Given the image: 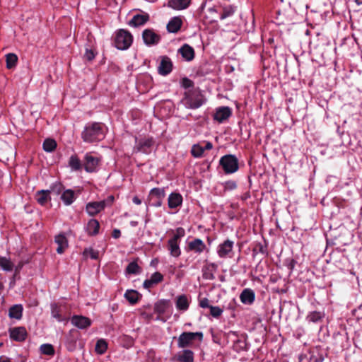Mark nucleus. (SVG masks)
I'll list each match as a JSON object with an SVG mask.
<instances>
[{"label":"nucleus","mask_w":362,"mask_h":362,"mask_svg":"<svg viewBox=\"0 0 362 362\" xmlns=\"http://www.w3.org/2000/svg\"><path fill=\"white\" fill-rule=\"evenodd\" d=\"M203 147H204V151H205V150H210V149H211V148H212V147H213V146H212V144H211V143H210V142H206V144H205V146H203Z\"/></svg>","instance_id":"6e6d98bb"},{"label":"nucleus","mask_w":362,"mask_h":362,"mask_svg":"<svg viewBox=\"0 0 362 362\" xmlns=\"http://www.w3.org/2000/svg\"><path fill=\"white\" fill-rule=\"evenodd\" d=\"M105 206V201L90 202L86 205V211L90 216H95L101 211Z\"/></svg>","instance_id":"f8f14e48"},{"label":"nucleus","mask_w":362,"mask_h":362,"mask_svg":"<svg viewBox=\"0 0 362 362\" xmlns=\"http://www.w3.org/2000/svg\"><path fill=\"white\" fill-rule=\"evenodd\" d=\"M135 204L139 205L141 204V200L138 197H134L132 199Z\"/></svg>","instance_id":"864d4df0"},{"label":"nucleus","mask_w":362,"mask_h":362,"mask_svg":"<svg viewBox=\"0 0 362 362\" xmlns=\"http://www.w3.org/2000/svg\"><path fill=\"white\" fill-rule=\"evenodd\" d=\"M210 313L213 317H218L223 313V310L218 306H211Z\"/></svg>","instance_id":"c03bdc74"},{"label":"nucleus","mask_w":362,"mask_h":362,"mask_svg":"<svg viewBox=\"0 0 362 362\" xmlns=\"http://www.w3.org/2000/svg\"><path fill=\"white\" fill-rule=\"evenodd\" d=\"M143 39L145 44L148 45L157 44L160 40L159 36L149 29H146L143 32Z\"/></svg>","instance_id":"ddd939ff"},{"label":"nucleus","mask_w":362,"mask_h":362,"mask_svg":"<svg viewBox=\"0 0 362 362\" xmlns=\"http://www.w3.org/2000/svg\"><path fill=\"white\" fill-rule=\"evenodd\" d=\"M199 305L204 308H210V307H211V305H209V300L206 298H204L199 300Z\"/></svg>","instance_id":"de8ad7c7"},{"label":"nucleus","mask_w":362,"mask_h":362,"mask_svg":"<svg viewBox=\"0 0 362 362\" xmlns=\"http://www.w3.org/2000/svg\"><path fill=\"white\" fill-rule=\"evenodd\" d=\"M189 247L197 252H202L205 248V245L201 240L196 239L189 243Z\"/></svg>","instance_id":"c85d7f7f"},{"label":"nucleus","mask_w":362,"mask_h":362,"mask_svg":"<svg viewBox=\"0 0 362 362\" xmlns=\"http://www.w3.org/2000/svg\"><path fill=\"white\" fill-rule=\"evenodd\" d=\"M0 267L6 272H11L14 268V264L9 258L0 257Z\"/></svg>","instance_id":"cd10ccee"},{"label":"nucleus","mask_w":362,"mask_h":362,"mask_svg":"<svg viewBox=\"0 0 362 362\" xmlns=\"http://www.w3.org/2000/svg\"><path fill=\"white\" fill-rule=\"evenodd\" d=\"M164 188H153L150 191L149 197L151 198L156 197L158 199H163L165 197Z\"/></svg>","instance_id":"72a5a7b5"},{"label":"nucleus","mask_w":362,"mask_h":362,"mask_svg":"<svg viewBox=\"0 0 362 362\" xmlns=\"http://www.w3.org/2000/svg\"><path fill=\"white\" fill-rule=\"evenodd\" d=\"M162 204V199H158V202L153 204V206L156 207H159Z\"/></svg>","instance_id":"13d9d810"},{"label":"nucleus","mask_w":362,"mask_h":362,"mask_svg":"<svg viewBox=\"0 0 362 362\" xmlns=\"http://www.w3.org/2000/svg\"><path fill=\"white\" fill-rule=\"evenodd\" d=\"M61 199L66 205H70L74 200V192L71 189H66L62 193Z\"/></svg>","instance_id":"c756f323"},{"label":"nucleus","mask_w":362,"mask_h":362,"mask_svg":"<svg viewBox=\"0 0 362 362\" xmlns=\"http://www.w3.org/2000/svg\"><path fill=\"white\" fill-rule=\"evenodd\" d=\"M153 145L152 139H142L138 141L134 146V151L135 152H141L144 153H148L151 152V148Z\"/></svg>","instance_id":"1a4fd4ad"},{"label":"nucleus","mask_w":362,"mask_h":362,"mask_svg":"<svg viewBox=\"0 0 362 362\" xmlns=\"http://www.w3.org/2000/svg\"><path fill=\"white\" fill-rule=\"evenodd\" d=\"M172 68L173 64L171 60L168 57H163L158 66V73L160 75L165 76L172 71Z\"/></svg>","instance_id":"4468645a"},{"label":"nucleus","mask_w":362,"mask_h":362,"mask_svg":"<svg viewBox=\"0 0 362 362\" xmlns=\"http://www.w3.org/2000/svg\"><path fill=\"white\" fill-rule=\"evenodd\" d=\"M112 236L115 238H118L120 236V230L118 229H115L112 233Z\"/></svg>","instance_id":"603ef678"},{"label":"nucleus","mask_w":362,"mask_h":362,"mask_svg":"<svg viewBox=\"0 0 362 362\" xmlns=\"http://www.w3.org/2000/svg\"><path fill=\"white\" fill-rule=\"evenodd\" d=\"M191 0H169L168 6L175 10H182L187 8Z\"/></svg>","instance_id":"f3484780"},{"label":"nucleus","mask_w":362,"mask_h":362,"mask_svg":"<svg viewBox=\"0 0 362 362\" xmlns=\"http://www.w3.org/2000/svg\"><path fill=\"white\" fill-rule=\"evenodd\" d=\"M234 12H235V9L233 7H232V6L225 7L223 8V13L221 15L220 18H221V19H225L227 17L232 16Z\"/></svg>","instance_id":"79ce46f5"},{"label":"nucleus","mask_w":362,"mask_h":362,"mask_svg":"<svg viewBox=\"0 0 362 362\" xmlns=\"http://www.w3.org/2000/svg\"><path fill=\"white\" fill-rule=\"evenodd\" d=\"M355 1H356V3L358 5H361V4H362V1H361V0H356Z\"/></svg>","instance_id":"052dcab7"},{"label":"nucleus","mask_w":362,"mask_h":362,"mask_svg":"<svg viewBox=\"0 0 362 362\" xmlns=\"http://www.w3.org/2000/svg\"><path fill=\"white\" fill-rule=\"evenodd\" d=\"M233 242L227 240L218 245L217 253L221 258L231 257L233 255Z\"/></svg>","instance_id":"6e6552de"},{"label":"nucleus","mask_w":362,"mask_h":362,"mask_svg":"<svg viewBox=\"0 0 362 362\" xmlns=\"http://www.w3.org/2000/svg\"><path fill=\"white\" fill-rule=\"evenodd\" d=\"M40 350L42 354L52 356L54 354V349L52 344H44L40 346Z\"/></svg>","instance_id":"f704fd0d"},{"label":"nucleus","mask_w":362,"mask_h":362,"mask_svg":"<svg viewBox=\"0 0 362 362\" xmlns=\"http://www.w3.org/2000/svg\"><path fill=\"white\" fill-rule=\"evenodd\" d=\"M178 52L186 61H191L194 57V49L187 44L181 47Z\"/></svg>","instance_id":"6ab92c4d"},{"label":"nucleus","mask_w":362,"mask_h":362,"mask_svg":"<svg viewBox=\"0 0 362 362\" xmlns=\"http://www.w3.org/2000/svg\"><path fill=\"white\" fill-rule=\"evenodd\" d=\"M226 187L228 189H233L236 187V184H235V182H234L233 181H229V182H226Z\"/></svg>","instance_id":"3c124183"},{"label":"nucleus","mask_w":362,"mask_h":362,"mask_svg":"<svg viewBox=\"0 0 362 362\" xmlns=\"http://www.w3.org/2000/svg\"><path fill=\"white\" fill-rule=\"evenodd\" d=\"M231 110L228 107H221L216 109L214 118L219 123L223 122L231 115Z\"/></svg>","instance_id":"9d476101"},{"label":"nucleus","mask_w":362,"mask_h":362,"mask_svg":"<svg viewBox=\"0 0 362 362\" xmlns=\"http://www.w3.org/2000/svg\"><path fill=\"white\" fill-rule=\"evenodd\" d=\"M180 362H194L193 352L190 350H184L177 355Z\"/></svg>","instance_id":"a878e982"},{"label":"nucleus","mask_w":362,"mask_h":362,"mask_svg":"<svg viewBox=\"0 0 362 362\" xmlns=\"http://www.w3.org/2000/svg\"><path fill=\"white\" fill-rule=\"evenodd\" d=\"M220 164L226 173H233L238 169L237 158L233 155H226L220 160Z\"/></svg>","instance_id":"20e7f679"},{"label":"nucleus","mask_w":362,"mask_h":362,"mask_svg":"<svg viewBox=\"0 0 362 362\" xmlns=\"http://www.w3.org/2000/svg\"><path fill=\"white\" fill-rule=\"evenodd\" d=\"M99 227L98 221L95 219H91L88 223L86 230L90 235H96L98 233Z\"/></svg>","instance_id":"bb28decb"},{"label":"nucleus","mask_w":362,"mask_h":362,"mask_svg":"<svg viewBox=\"0 0 362 362\" xmlns=\"http://www.w3.org/2000/svg\"><path fill=\"white\" fill-rule=\"evenodd\" d=\"M10 337L18 341H23L26 337V330L23 327H16L10 331Z\"/></svg>","instance_id":"a211bd4d"},{"label":"nucleus","mask_w":362,"mask_h":362,"mask_svg":"<svg viewBox=\"0 0 362 362\" xmlns=\"http://www.w3.org/2000/svg\"><path fill=\"white\" fill-rule=\"evenodd\" d=\"M82 138L86 142H94L104 138V132L101 125L98 123L92 124L85 128L82 133Z\"/></svg>","instance_id":"f257e3e1"},{"label":"nucleus","mask_w":362,"mask_h":362,"mask_svg":"<svg viewBox=\"0 0 362 362\" xmlns=\"http://www.w3.org/2000/svg\"><path fill=\"white\" fill-rule=\"evenodd\" d=\"M61 190V186H55L51 190H40L36 192L35 199L40 205H45L50 200V193L55 192L59 194Z\"/></svg>","instance_id":"423d86ee"},{"label":"nucleus","mask_w":362,"mask_h":362,"mask_svg":"<svg viewBox=\"0 0 362 362\" xmlns=\"http://www.w3.org/2000/svg\"><path fill=\"white\" fill-rule=\"evenodd\" d=\"M156 308H157V309H158V310L159 312H163V310H159V309H158V305H156Z\"/></svg>","instance_id":"e2e57ef3"},{"label":"nucleus","mask_w":362,"mask_h":362,"mask_svg":"<svg viewBox=\"0 0 362 362\" xmlns=\"http://www.w3.org/2000/svg\"><path fill=\"white\" fill-rule=\"evenodd\" d=\"M163 279V275L159 272H155L153 273L150 279L151 280V282L154 283V284H156L159 282H160Z\"/></svg>","instance_id":"a18cd8bd"},{"label":"nucleus","mask_w":362,"mask_h":362,"mask_svg":"<svg viewBox=\"0 0 362 362\" xmlns=\"http://www.w3.org/2000/svg\"><path fill=\"white\" fill-rule=\"evenodd\" d=\"M55 243L58 245L57 252L59 254H62L68 247V241L66 238L62 234H59L55 237Z\"/></svg>","instance_id":"412c9836"},{"label":"nucleus","mask_w":362,"mask_h":362,"mask_svg":"<svg viewBox=\"0 0 362 362\" xmlns=\"http://www.w3.org/2000/svg\"><path fill=\"white\" fill-rule=\"evenodd\" d=\"M182 85L184 88H189L192 86V82L191 80L188 79L187 78H184L182 80Z\"/></svg>","instance_id":"09e8293b"},{"label":"nucleus","mask_w":362,"mask_h":362,"mask_svg":"<svg viewBox=\"0 0 362 362\" xmlns=\"http://www.w3.org/2000/svg\"><path fill=\"white\" fill-rule=\"evenodd\" d=\"M196 337H199V340H202L203 334L202 332H183L178 338L177 345L180 348L189 346Z\"/></svg>","instance_id":"39448f33"},{"label":"nucleus","mask_w":362,"mask_h":362,"mask_svg":"<svg viewBox=\"0 0 362 362\" xmlns=\"http://www.w3.org/2000/svg\"><path fill=\"white\" fill-rule=\"evenodd\" d=\"M57 147V143L54 139H47L43 143V148L47 152L53 151Z\"/></svg>","instance_id":"473e14b6"},{"label":"nucleus","mask_w":362,"mask_h":362,"mask_svg":"<svg viewBox=\"0 0 362 362\" xmlns=\"http://www.w3.org/2000/svg\"><path fill=\"white\" fill-rule=\"evenodd\" d=\"M22 266L23 264L21 263L16 266L15 268L16 272H18L21 270Z\"/></svg>","instance_id":"bf43d9fd"},{"label":"nucleus","mask_w":362,"mask_h":362,"mask_svg":"<svg viewBox=\"0 0 362 362\" xmlns=\"http://www.w3.org/2000/svg\"><path fill=\"white\" fill-rule=\"evenodd\" d=\"M175 305L177 310L185 311L189 308V302L185 295H180L176 298Z\"/></svg>","instance_id":"5701e85b"},{"label":"nucleus","mask_w":362,"mask_h":362,"mask_svg":"<svg viewBox=\"0 0 362 362\" xmlns=\"http://www.w3.org/2000/svg\"><path fill=\"white\" fill-rule=\"evenodd\" d=\"M84 57L86 59L90 61L94 59L95 53L92 49H86Z\"/></svg>","instance_id":"49530a36"},{"label":"nucleus","mask_w":362,"mask_h":362,"mask_svg":"<svg viewBox=\"0 0 362 362\" xmlns=\"http://www.w3.org/2000/svg\"><path fill=\"white\" fill-rule=\"evenodd\" d=\"M18 60V57L14 54H8L6 55V66L8 69H11L15 66Z\"/></svg>","instance_id":"ea45409f"},{"label":"nucleus","mask_w":362,"mask_h":362,"mask_svg":"<svg viewBox=\"0 0 362 362\" xmlns=\"http://www.w3.org/2000/svg\"><path fill=\"white\" fill-rule=\"evenodd\" d=\"M153 285H154V283L151 282V280L150 279H146L144 282V287L146 289H149L150 288H151L153 286Z\"/></svg>","instance_id":"8fccbe9b"},{"label":"nucleus","mask_w":362,"mask_h":362,"mask_svg":"<svg viewBox=\"0 0 362 362\" xmlns=\"http://www.w3.org/2000/svg\"><path fill=\"white\" fill-rule=\"evenodd\" d=\"M182 21L180 17H173L168 23L167 29L170 33H177L181 28Z\"/></svg>","instance_id":"aec40b11"},{"label":"nucleus","mask_w":362,"mask_h":362,"mask_svg":"<svg viewBox=\"0 0 362 362\" xmlns=\"http://www.w3.org/2000/svg\"><path fill=\"white\" fill-rule=\"evenodd\" d=\"M131 225L133 226H135L136 225V222L132 221L131 222Z\"/></svg>","instance_id":"680f3d73"},{"label":"nucleus","mask_w":362,"mask_h":362,"mask_svg":"<svg viewBox=\"0 0 362 362\" xmlns=\"http://www.w3.org/2000/svg\"><path fill=\"white\" fill-rule=\"evenodd\" d=\"M127 273L137 274L141 272V268L139 267L136 262H132L129 264L127 267Z\"/></svg>","instance_id":"e433bc0d"},{"label":"nucleus","mask_w":362,"mask_h":362,"mask_svg":"<svg viewBox=\"0 0 362 362\" xmlns=\"http://www.w3.org/2000/svg\"><path fill=\"white\" fill-rule=\"evenodd\" d=\"M184 235V230L181 228H177V234L175 235H178V238L180 236H182Z\"/></svg>","instance_id":"5fc2aeb1"},{"label":"nucleus","mask_w":362,"mask_h":362,"mask_svg":"<svg viewBox=\"0 0 362 362\" xmlns=\"http://www.w3.org/2000/svg\"><path fill=\"white\" fill-rule=\"evenodd\" d=\"M191 152L193 156L196 158L201 157L204 152V148L200 144H194L192 148Z\"/></svg>","instance_id":"4c0bfd02"},{"label":"nucleus","mask_w":362,"mask_h":362,"mask_svg":"<svg viewBox=\"0 0 362 362\" xmlns=\"http://www.w3.org/2000/svg\"><path fill=\"white\" fill-rule=\"evenodd\" d=\"M133 42V37L132 34L127 30L121 29L119 30L115 37V47L118 49L124 50L128 49Z\"/></svg>","instance_id":"7ed1b4c3"},{"label":"nucleus","mask_w":362,"mask_h":362,"mask_svg":"<svg viewBox=\"0 0 362 362\" xmlns=\"http://www.w3.org/2000/svg\"><path fill=\"white\" fill-rule=\"evenodd\" d=\"M182 103L187 108L196 109L202 105L204 103V98L198 91L189 90L185 93Z\"/></svg>","instance_id":"f03ea898"},{"label":"nucleus","mask_w":362,"mask_h":362,"mask_svg":"<svg viewBox=\"0 0 362 362\" xmlns=\"http://www.w3.org/2000/svg\"><path fill=\"white\" fill-rule=\"evenodd\" d=\"M69 165L73 170H78L81 168V163L76 156H71L69 158Z\"/></svg>","instance_id":"2f4dec72"},{"label":"nucleus","mask_w":362,"mask_h":362,"mask_svg":"<svg viewBox=\"0 0 362 362\" xmlns=\"http://www.w3.org/2000/svg\"><path fill=\"white\" fill-rule=\"evenodd\" d=\"M107 348V344L104 339H100L97 341L95 345V351L99 354H103L105 352Z\"/></svg>","instance_id":"c9c22d12"},{"label":"nucleus","mask_w":362,"mask_h":362,"mask_svg":"<svg viewBox=\"0 0 362 362\" xmlns=\"http://www.w3.org/2000/svg\"><path fill=\"white\" fill-rule=\"evenodd\" d=\"M83 255L86 257H90L91 259H96L98 258L99 253L98 251L92 248H87L84 250Z\"/></svg>","instance_id":"a19ab883"},{"label":"nucleus","mask_w":362,"mask_h":362,"mask_svg":"<svg viewBox=\"0 0 362 362\" xmlns=\"http://www.w3.org/2000/svg\"><path fill=\"white\" fill-rule=\"evenodd\" d=\"M71 322L72 325L79 329H86L91 325V320L89 318L81 315L73 316Z\"/></svg>","instance_id":"9b49d317"},{"label":"nucleus","mask_w":362,"mask_h":362,"mask_svg":"<svg viewBox=\"0 0 362 362\" xmlns=\"http://www.w3.org/2000/svg\"><path fill=\"white\" fill-rule=\"evenodd\" d=\"M23 306L21 305H14L9 309L8 315L11 318L20 320L22 317Z\"/></svg>","instance_id":"393cba45"},{"label":"nucleus","mask_w":362,"mask_h":362,"mask_svg":"<svg viewBox=\"0 0 362 362\" xmlns=\"http://www.w3.org/2000/svg\"><path fill=\"white\" fill-rule=\"evenodd\" d=\"M0 362H11V361L9 358H8L6 357L1 356V357H0Z\"/></svg>","instance_id":"4d7b16f0"},{"label":"nucleus","mask_w":362,"mask_h":362,"mask_svg":"<svg viewBox=\"0 0 362 362\" xmlns=\"http://www.w3.org/2000/svg\"><path fill=\"white\" fill-rule=\"evenodd\" d=\"M52 309V315L53 317L56 318L58 321H62V319L59 315V310L58 306L56 304H52L51 306Z\"/></svg>","instance_id":"37998d69"},{"label":"nucleus","mask_w":362,"mask_h":362,"mask_svg":"<svg viewBox=\"0 0 362 362\" xmlns=\"http://www.w3.org/2000/svg\"><path fill=\"white\" fill-rule=\"evenodd\" d=\"M100 159L90 153H86L84 157L83 165L86 172L92 173L97 170Z\"/></svg>","instance_id":"0eeeda50"},{"label":"nucleus","mask_w":362,"mask_h":362,"mask_svg":"<svg viewBox=\"0 0 362 362\" xmlns=\"http://www.w3.org/2000/svg\"><path fill=\"white\" fill-rule=\"evenodd\" d=\"M149 19L148 13L136 14L134 16L132 19L129 22V25L132 27H138L145 24Z\"/></svg>","instance_id":"2eb2a0df"},{"label":"nucleus","mask_w":362,"mask_h":362,"mask_svg":"<svg viewBox=\"0 0 362 362\" xmlns=\"http://www.w3.org/2000/svg\"><path fill=\"white\" fill-rule=\"evenodd\" d=\"M182 203V197L177 192L171 193L168 199V205L170 209H176L181 206Z\"/></svg>","instance_id":"dca6fc26"},{"label":"nucleus","mask_w":362,"mask_h":362,"mask_svg":"<svg viewBox=\"0 0 362 362\" xmlns=\"http://www.w3.org/2000/svg\"><path fill=\"white\" fill-rule=\"evenodd\" d=\"M323 317H324V313H320V312L315 311V312L310 313L308 315L307 319L310 322H317L319 320H320Z\"/></svg>","instance_id":"58836bf2"},{"label":"nucleus","mask_w":362,"mask_h":362,"mask_svg":"<svg viewBox=\"0 0 362 362\" xmlns=\"http://www.w3.org/2000/svg\"><path fill=\"white\" fill-rule=\"evenodd\" d=\"M178 235H175L172 239L169 240L168 245L171 255L178 257L180 255V250L177 243Z\"/></svg>","instance_id":"4be33fe9"},{"label":"nucleus","mask_w":362,"mask_h":362,"mask_svg":"<svg viewBox=\"0 0 362 362\" xmlns=\"http://www.w3.org/2000/svg\"><path fill=\"white\" fill-rule=\"evenodd\" d=\"M240 300L244 304H251L255 300V293L250 289H245L240 296Z\"/></svg>","instance_id":"b1692460"},{"label":"nucleus","mask_w":362,"mask_h":362,"mask_svg":"<svg viewBox=\"0 0 362 362\" xmlns=\"http://www.w3.org/2000/svg\"><path fill=\"white\" fill-rule=\"evenodd\" d=\"M139 293L134 290L127 291L125 294V298L132 304L136 303L139 298Z\"/></svg>","instance_id":"7c9ffc66"}]
</instances>
